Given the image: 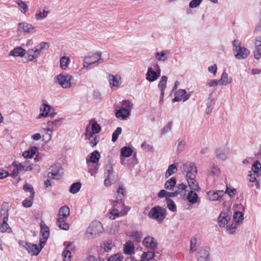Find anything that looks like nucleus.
I'll return each mask as SVG.
<instances>
[{
    "label": "nucleus",
    "mask_w": 261,
    "mask_h": 261,
    "mask_svg": "<svg viewBox=\"0 0 261 261\" xmlns=\"http://www.w3.org/2000/svg\"><path fill=\"white\" fill-rule=\"evenodd\" d=\"M233 219L237 223L242 222L243 220V214L242 212H236L233 214Z\"/></svg>",
    "instance_id": "nucleus-51"
},
{
    "label": "nucleus",
    "mask_w": 261,
    "mask_h": 261,
    "mask_svg": "<svg viewBox=\"0 0 261 261\" xmlns=\"http://www.w3.org/2000/svg\"><path fill=\"white\" fill-rule=\"evenodd\" d=\"M26 53L25 50L23 49L22 47L18 46L14 48L12 50H11L9 55L10 56L13 57H23Z\"/></svg>",
    "instance_id": "nucleus-18"
},
{
    "label": "nucleus",
    "mask_w": 261,
    "mask_h": 261,
    "mask_svg": "<svg viewBox=\"0 0 261 261\" xmlns=\"http://www.w3.org/2000/svg\"><path fill=\"white\" fill-rule=\"evenodd\" d=\"M49 44L47 42H42L36 47V49H38L39 52L43 49H47L49 48Z\"/></svg>",
    "instance_id": "nucleus-54"
},
{
    "label": "nucleus",
    "mask_w": 261,
    "mask_h": 261,
    "mask_svg": "<svg viewBox=\"0 0 261 261\" xmlns=\"http://www.w3.org/2000/svg\"><path fill=\"white\" fill-rule=\"evenodd\" d=\"M133 153L132 149L127 146L123 147L121 149V156L127 158L132 155Z\"/></svg>",
    "instance_id": "nucleus-37"
},
{
    "label": "nucleus",
    "mask_w": 261,
    "mask_h": 261,
    "mask_svg": "<svg viewBox=\"0 0 261 261\" xmlns=\"http://www.w3.org/2000/svg\"><path fill=\"white\" fill-rule=\"evenodd\" d=\"M167 80V77L165 75H163L162 76L159 83L158 88L160 89L161 91H162V95L164 94L165 90L166 87Z\"/></svg>",
    "instance_id": "nucleus-30"
},
{
    "label": "nucleus",
    "mask_w": 261,
    "mask_h": 261,
    "mask_svg": "<svg viewBox=\"0 0 261 261\" xmlns=\"http://www.w3.org/2000/svg\"><path fill=\"white\" fill-rule=\"evenodd\" d=\"M190 96V94H187L185 90L179 89L175 94V97L172 99V102L179 101L183 100L184 101L187 100Z\"/></svg>",
    "instance_id": "nucleus-11"
},
{
    "label": "nucleus",
    "mask_w": 261,
    "mask_h": 261,
    "mask_svg": "<svg viewBox=\"0 0 261 261\" xmlns=\"http://www.w3.org/2000/svg\"><path fill=\"white\" fill-rule=\"evenodd\" d=\"M202 0H192L190 4L189 7L191 8L197 7L202 2Z\"/></svg>",
    "instance_id": "nucleus-61"
},
{
    "label": "nucleus",
    "mask_w": 261,
    "mask_h": 261,
    "mask_svg": "<svg viewBox=\"0 0 261 261\" xmlns=\"http://www.w3.org/2000/svg\"><path fill=\"white\" fill-rule=\"evenodd\" d=\"M35 154V151L33 149L25 151L23 152L22 155L24 158H31Z\"/></svg>",
    "instance_id": "nucleus-57"
},
{
    "label": "nucleus",
    "mask_w": 261,
    "mask_h": 261,
    "mask_svg": "<svg viewBox=\"0 0 261 261\" xmlns=\"http://www.w3.org/2000/svg\"><path fill=\"white\" fill-rule=\"evenodd\" d=\"M172 126V122H169L166 125H165L161 131V135H164L171 130Z\"/></svg>",
    "instance_id": "nucleus-56"
},
{
    "label": "nucleus",
    "mask_w": 261,
    "mask_h": 261,
    "mask_svg": "<svg viewBox=\"0 0 261 261\" xmlns=\"http://www.w3.org/2000/svg\"><path fill=\"white\" fill-rule=\"evenodd\" d=\"M86 162L88 168V172L90 173L92 176L94 175L97 173L99 167V164L98 163H93L89 162Z\"/></svg>",
    "instance_id": "nucleus-25"
},
{
    "label": "nucleus",
    "mask_w": 261,
    "mask_h": 261,
    "mask_svg": "<svg viewBox=\"0 0 261 261\" xmlns=\"http://www.w3.org/2000/svg\"><path fill=\"white\" fill-rule=\"evenodd\" d=\"M51 107L47 103H43L40 108V116L46 117L50 111Z\"/></svg>",
    "instance_id": "nucleus-26"
},
{
    "label": "nucleus",
    "mask_w": 261,
    "mask_h": 261,
    "mask_svg": "<svg viewBox=\"0 0 261 261\" xmlns=\"http://www.w3.org/2000/svg\"><path fill=\"white\" fill-rule=\"evenodd\" d=\"M167 204L168 209L174 212L176 211V206L174 202L170 198H167Z\"/></svg>",
    "instance_id": "nucleus-46"
},
{
    "label": "nucleus",
    "mask_w": 261,
    "mask_h": 261,
    "mask_svg": "<svg viewBox=\"0 0 261 261\" xmlns=\"http://www.w3.org/2000/svg\"><path fill=\"white\" fill-rule=\"evenodd\" d=\"M215 154L217 159L225 161L227 159L228 152L221 148H218L215 150Z\"/></svg>",
    "instance_id": "nucleus-24"
},
{
    "label": "nucleus",
    "mask_w": 261,
    "mask_h": 261,
    "mask_svg": "<svg viewBox=\"0 0 261 261\" xmlns=\"http://www.w3.org/2000/svg\"><path fill=\"white\" fill-rule=\"evenodd\" d=\"M177 171V166L175 164L170 165L166 171L165 176L166 178L169 177L173 174L176 173Z\"/></svg>",
    "instance_id": "nucleus-36"
},
{
    "label": "nucleus",
    "mask_w": 261,
    "mask_h": 261,
    "mask_svg": "<svg viewBox=\"0 0 261 261\" xmlns=\"http://www.w3.org/2000/svg\"><path fill=\"white\" fill-rule=\"evenodd\" d=\"M113 173V169L112 165L110 162H108L105 165V176H111Z\"/></svg>",
    "instance_id": "nucleus-38"
},
{
    "label": "nucleus",
    "mask_w": 261,
    "mask_h": 261,
    "mask_svg": "<svg viewBox=\"0 0 261 261\" xmlns=\"http://www.w3.org/2000/svg\"><path fill=\"white\" fill-rule=\"evenodd\" d=\"M111 202L113 207L114 208H117L119 210L120 208L124 207L125 206L124 201L122 199L112 200Z\"/></svg>",
    "instance_id": "nucleus-40"
},
{
    "label": "nucleus",
    "mask_w": 261,
    "mask_h": 261,
    "mask_svg": "<svg viewBox=\"0 0 261 261\" xmlns=\"http://www.w3.org/2000/svg\"><path fill=\"white\" fill-rule=\"evenodd\" d=\"M130 115V111L126 108H121L116 112V116L122 119H126Z\"/></svg>",
    "instance_id": "nucleus-22"
},
{
    "label": "nucleus",
    "mask_w": 261,
    "mask_h": 261,
    "mask_svg": "<svg viewBox=\"0 0 261 261\" xmlns=\"http://www.w3.org/2000/svg\"><path fill=\"white\" fill-rule=\"evenodd\" d=\"M254 58L258 60L261 57V36L256 38L255 48L253 51Z\"/></svg>",
    "instance_id": "nucleus-16"
},
{
    "label": "nucleus",
    "mask_w": 261,
    "mask_h": 261,
    "mask_svg": "<svg viewBox=\"0 0 261 261\" xmlns=\"http://www.w3.org/2000/svg\"><path fill=\"white\" fill-rule=\"evenodd\" d=\"M122 258L121 254L117 253L109 257L107 261H122Z\"/></svg>",
    "instance_id": "nucleus-55"
},
{
    "label": "nucleus",
    "mask_w": 261,
    "mask_h": 261,
    "mask_svg": "<svg viewBox=\"0 0 261 261\" xmlns=\"http://www.w3.org/2000/svg\"><path fill=\"white\" fill-rule=\"evenodd\" d=\"M14 165L16 168L17 173H16V175H18L19 172L22 171H25L24 168V165H23L22 162L20 163H14Z\"/></svg>",
    "instance_id": "nucleus-59"
},
{
    "label": "nucleus",
    "mask_w": 261,
    "mask_h": 261,
    "mask_svg": "<svg viewBox=\"0 0 261 261\" xmlns=\"http://www.w3.org/2000/svg\"><path fill=\"white\" fill-rule=\"evenodd\" d=\"M225 195L227 194L230 198L234 197L237 193V190L234 188L230 189L227 186H226V191L224 192Z\"/></svg>",
    "instance_id": "nucleus-52"
},
{
    "label": "nucleus",
    "mask_w": 261,
    "mask_h": 261,
    "mask_svg": "<svg viewBox=\"0 0 261 261\" xmlns=\"http://www.w3.org/2000/svg\"><path fill=\"white\" fill-rule=\"evenodd\" d=\"M62 120V118L59 119H56L54 121H49L47 122V125L51 127V128H56L60 126V121Z\"/></svg>",
    "instance_id": "nucleus-45"
},
{
    "label": "nucleus",
    "mask_w": 261,
    "mask_h": 261,
    "mask_svg": "<svg viewBox=\"0 0 261 261\" xmlns=\"http://www.w3.org/2000/svg\"><path fill=\"white\" fill-rule=\"evenodd\" d=\"M142 234L139 231H133L130 232V237L134 241L139 242L142 238Z\"/></svg>",
    "instance_id": "nucleus-39"
},
{
    "label": "nucleus",
    "mask_w": 261,
    "mask_h": 261,
    "mask_svg": "<svg viewBox=\"0 0 261 261\" xmlns=\"http://www.w3.org/2000/svg\"><path fill=\"white\" fill-rule=\"evenodd\" d=\"M177 189L175 191L177 193V195L178 194H181L183 191H185L187 188V186L183 183L179 184L177 186Z\"/></svg>",
    "instance_id": "nucleus-58"
},
{
    "label": "nucleus",
    "mask_w": 261,
    "mask_h": 261,
    "mask_svg": "<svg viewBox=\"0 0 261 261\" xmlns=\"http://www.w3.org/2000/svg\"><path fill=\"white\" fill-rule=\"evenodd\" d=\"M189 187L191 190L195 191H199L200 188L198 185V183L195 180V178H191L187 179Z\"/></svg>",
    "instance_id": "nucleus-27"
},
{
    "label": "nucleus",
    "mask_w": 261,
    "mask_h": 261,
    "mask_svg": "<svg viewBox=\"0 0 261 261\" xmlns=\"http://www.w3.org/2000/svg\"><path fill=\"white\" fill-rule=\"evenodd\" d=\"M8 203L7 202L3 203L2 206L1 215L3 217V222L0 226V231L3 233L7 232L10 233L12 232V230L7 223L8 221Z\"/></svg>",
    "instance_id": "nucleus-5"
},
{
    "label": "nucleus",
    "mask_w": 261,
    "mask_h": 261,
    "mask_svg": "<svg viewBox=\"0 0 261 261\" xmlns=\"http://www.w3.org/2000/svg\"><path fill=\"white\" fill-rule=\"evenodd\" d=\"M49 12L48 10V8L46 7H44L42 10L41 9H39L36 11L35 18L36 20H42L47 16V15L49 14Z\"/></svg>",
    "instance_id": "nucleus-17"
},
{
    "label": "nucleus",
    "mask_w": 261,
    "mask_h": 261,
    "mask_svg": "<svg viewBox=\"0 0 261 261\" xmlns=\"http://www.w3.org/2000/svg\"><path fill=\"white\" fill-rule=\"evenodd\" d=\"M47 130L46 134L43 136L44 139L45 140L46 142L49 141L51 139V134L53 130L51 128H47L46 129Z\"/></svg>",
    "instance_id": "nucleus-60"
},
{
    "label": "nucleus",
    "mask_w": 261,
    "mask_h": 261,
    "mask_svg": "<svg viewBox=\"0 0 261 261\" xmlns=\"http://www.w3.org/2000/svg\"><path fill=\"white\" fill-rule=\"evenodd\" d=\"M15 3L18 5V8L22 13H25L29 10L28 6L22 0H17Z\"/></svg>",
    "instance_id": "nucleus-31"
},
{
    "label": "nucleus",
    "mask_w": 261,
    "mask_h": 261,
    "mask_svg": "<svg viewBox=\"0 0 261 261\" xmlns=\"http://www.w3.org/2000/svg\"><path fill=\"white\" fill-rule=\"evenodd\" d=\"M146 79L150 82L155 81L158 79L157 72L152 70L151 67H149L146 74Z\"/></svg>",
    "instance_id": "nucleus-21"
},
{
    "label": "nucleus",
    "mask_w": 261,
    "mask_h": 261,
    "mask_svg": "<svg viewBox=\"0 0 261 261\" xmlns=\"http://www.w3.org/2000/svg\"><path fill=\"white\" fill-rule=\"evenodd\" d=\"M82 185L79 182H74L73 184L71 185L69 191L72 194H76L77 193L81 188Z\"/></svg>",
    "instance_id": "nucleus-41"
},
{
    "label": "nucleus",
    "mask_w": 261,
    "mask_h": 261,
    "mask_svg": "<svg viewBox=\"0 0 261 261\" xmlns=\"http://www.w3.org/2000/svg\"><path fill=\"white\" fill-rule=\"evenodd\" d=\"M252 170L254 173L261 174V164L258 161H256L253 164Z\"/></svg>",
    "instance_id": "nucleus-42"
},
{
    "label": "nucleus",
    "mask_w": 261,
    "mask_h": 261,
    "mask_svg": "<svg viewBox=\"0 0 261 261\" xmlns=\"http://www.w3.org/2000/svg\"><path fill=\"white\" fill-rule=\"evenodd\" d=\"M207 194L209 196L210 200L212 201H221L224 199L225 193L223 190H218L214 192H209L207 193Z\"/></svg>",
    "instance_id": "nucleus-14"
},
{
    "label": "nucleus",
    "mask_w": 261,
    "mask_h": 261,
    "mask_svg": "<svg viewBox=\"0 0 261 261\" xmlns=\"http://www.w3.org/2000/svg\"><path fill=\"white\" fill-rule=\"evenodd\" d=\"M34 198V196L32 197L31 196H29V198H27L22 201L23 206L25 207H31L33 202Z\"/></svg>",
    "instance_id": "nucleus-48"
},
{
    "label": "nucleus",
    "mask_w": 261,
    "mask_h": 261,
    "mask_svg": "<svg viewBox=\"0 0 261 261\" xmlns=\"http://www.w3.org/2000/svg\"><path fill=\"white\" fill-rule=\"evenodd\" d=\"M27 55H28L29 61H32L39 56V52L38 49H36V47H35L34 48L28 50Z\"/></svg>",
    "instance_id": "nucleus-29"
},
{
    "label": "nucleus",
    "mask_w": 261,
    "mask_h": 261,
    "mask_svg": "<svg viewBox=\"0 0 261 261\" xmlns=\"http://www.w3.org/2000/svg\"><path fill=\"white\" fill-rule=\"evenodd\" d=\"M23 189L24 191L29 192L30 193V195L32 197L35 196V191L32 185L26 183L23 186Z\"/></svg>",
    "instance_id": "nucleus-44"
},
{
    "label": "nucleus",
    "mask_w": 261,
    "mask_h": 261,
    "mask_svg": "<svg viewBox=\"0 0 261 261\" xmlns=\"http://www.w3.org/2000/svg\"><path fill=\"white\" fill-rule=\"evenodd\" d=\"M103 231L102 224L98 221H94L91 222L87 229V233L91 236L96 237Z\"/></svg>",
    "instance_id": "nucleus-7"
},
{
    "label": "nucleus",
    "mask_w": 261,
    "mask_h": 261,
    "mask_svg": "<svg viewBox=\"0 0 261 261\" xmlns=\"http://www.w3.org/2000/svg\"><path fill=\"white\" fill-rule=\"evenodd\" d=\"M233 50L234 57L238 60L245 59L248 56L249 50L241 46V43L238 40H234L232 42Z\"/></svg>",
    "instance_id": "nucleus-4"
},
{
    "label": "nucleus",
    "mask_w": 261,
    "mask_h": 261,
    "mask_svg": "<svg viewBox=\"0 0 261 261\" xmlns=\"http://www.w3.org/2000/svg\"><path fill=\"white\" fill-rule=\"evenodd\" d=\"M143 244L145 247L152 250H154L158 247V243L154 238L149 236L144 239Z\"/></svg>",
    "instance_id": "nucleus-12"
},
{
    "label": "nucleus",
    "mask_w": 261,
    "mask_h": 261,
    "mask_svg": "<svg viewBox=\"0 0 261 261\" xmlns=\"http://www.w3.org/2000/svg\"><path fill=\"white\" fill-rule=\"evenodd\" d=\"M176 178L175 177H171L167 180L164 185L165 189L168 190H172L176 185Z\"/></svg>",
    "instance_id": "nucleus-32"
},
{
    "label": "nucleus",
    "mask_w": 261,
    "mask_h": 261,
    "mask_svg": "<svg viewBox=\"0 0 261 261\" xmlns=\"http://www.w3.org/2000/svg\"><path fill=\"white\" fill-rule=\"evenodd\" d=\"M58 83L64 89H69L72 87L71 81L73 77L68 74L61 73L57 76Z\"/></svg>",
    "instance_id": "nucleus-6"
},
{
    "label": "nucleus",
    "mask_w": 261,
    "mask_h": 261,
    "mask_svg": "<svg viewBox=\"0 0 261 261\" xmlns=\"http://www.w3.org/2000/svg\"><path fill=\"white\" fill-rule=\"evenodd\" d=\"M101 53L100 51H97L92 55L91 56L87 57V58H89L90 61H93L92 64L97 63H101L103 62V59L101 58Z\"/></svg>",
    "instance_id": "nucleus-19"
},
{
    "label": "nucleus",
    "mask_w": 261,
    "mask_h": 261,
    "mask_svg": "<svg viewBox=\"0 0 261 261\" xmlns=\"http://www.w3.org/2000/svg\"><path fill=\"white\" fill-rule=\"evenodd\" d=\"M70 59L68 57H62L60 59V67L62 69H65L68 65Z\"/></svg>",
    "instance_id": "nucleus-47"
},
{
    "label": "nucleus",
    "mask_w": 261,
    "mask_h": 261,
    "mask_svg": "<svg viewBox=\"0 0 261 261\" xmlns=\"http://www.w3.org/2000/svg\"><path fill=\"white\" fill-rule=\"evenodd\" d=\"M40 234L42 238H40L39 247L36 244L20 240L18 242L20 246L25 249L31 255H37L45 245L49 236V229L43 221L40 223Z\"/></svg>",
    "instance_id": "nucleus-1"
},
{
    "label": "nucleus",
    "mask_w": 261,
    "mask_h": 261,
    "mask_svg": "<svg viewBox=\"0 0 261 261\" xmlns=\"http://www.w3.org/2000/svg\"><path fill=\"white\" fill-rule=\"evenodd\" d=\"M100 158V155L99 152L97 150H95L91 153L89 159H86V162L93 163H98Z\"/></svg>",
    "instance_id": "nucleus-28"
},
{
    "label": "nucleus",
    "mask_w": 261,
    "mask_h": 261,
    "mask_svg": "<svg viewBox=\"0 0 261 261\" xmlns=\"http://www.w3.org/2000/svg\"><path fill=\"white\" fill-rule=\"evenodd\" d=\"M108 79L111 88L113 87L117 88L121 83V77L119 75H114L111 74H108Z\"/></svg>",
    "instance_id": "nucleus-13"
},
{
    "label": "nucleus",
    "mask_w": 261,
    "mask_h": 261,
    "mask_svg": "<svg viewBox=\"0 0 261 261\" xmlns=\"http://www.w3.org/2000/svg\"><path fill=\"white\" fill-rule=\"evenodd\" d=\"M17 30L19 32L27 34L34 33L36 30L31 24L27 22H20L18 24Z\"/></svg>",
    "instance_id": "nucleus-10"
},
{
    "label": "nucleus",
    "mask_w": 261,
    "mask_h": 261,
    "mask_svg": "<svg viewBox=\"0 0 261 261\" xmlns=\"http://www.w3.org/2000/svg\"><path fill=\"white\" fill-rule=\"evenodd\" d=\"M95 134L92 131L89 130L88 127H87L85 132L86 138L90 140L93 137V135Z\"/></svg>",
    "instance_id": "nucleus-64"
},
{
    "label": "nucleus",
    "mask_w": 261,
    "mask_h": 261,
    "mask_svg": "<svg viewBox=\"0 0 261 261\" xmlns=\"http://www.w3.org/2000/svg\"><path fill=\"white\" fill-rule=\"evenodd\" d=\"M122 129L118 127L112 134V141L115 142L118 139L119 135L121 133Z\"/></svg>",
    "instance_id": "nucleus-53"
},
{
    "label": "nucleus",
    "mask_w": 261,
    "mask_h": 261,
    "mask_svg": "<svg viewBox=\"0 0 261 261\" xmlns=\"http://www.w3.org/2000/svg\"><path fill=\"white\" fill-rule=\"evenodd\" d=\"M69 215L70 209L68 206L64 205L59 209L56 223L61 229L67 230L69 229V225L67 223Z\"/></svg>",
    "instance_id": "nucleus-2"
},
{
    "label": "nucleus",
    "mask_w": 261,
    "mask_h": 261,
    "mask_svg": "<svg viewBox=\"0 0 261 261\" xmlns=\"http://www.w3.org/2000/svg\"><path fill=\"white\" fill-rule=\"evenodd\" d=\"M119 211V210L118 208H114V209L109 214V218L111 219L114 220L119 217L120 216Z\"/></svg>",
    "instance_id": "nucleus-50"
},
{
    "label": "nucleus",
    "mask_w": 261,
    "mask_h": 261,
    "mask_svg": "<svg viewBox=\"0 0 261 261\" xmlns=\"http://www.w3.org/2000/svg\"><path fill=\"white\" fill-rule=\"evenodd\" d=\"M48 173V177L52 179H59L63 173V168L60 164H56L50 168Z\"/></svg>",
    "instance_id": "nucleus-8"
},
{
    "label": "nucleus",
    "mask_w": 261,
    "mask_h": 261,
    "mask_svg": "<svg viewBox=\"0 0 261 261\" xmlns=\"http://www.w3.org/2000/svg\"><path fill=\"white\" fill-rule=\"evenodd\" d=\"M183 170L184 171H186L187 179L196 177V175L197 173V169L194 164H184Z\"/></svg>",
    "instance_id": "nucleus-9"
},
{
    "label": "nucleus",
    "mask_w": 261,
    "mask_h": 261,
    "mask_svg": "<svg viewBox=\"0 0 261 261\" xmlns=\"http://www.w3.org/2000/svg\"><path fill=\"white\" fill-rule=\"evenodd\" d=\"M196 239H192L191 241L190 252H193L196 250Z\"/></svg>",
    "instance_id": "nucleus-62"
},
{
    "label": "nucleus",
    "mask_w": 261,
    "mask_h": 261,
    "mask_svg": "<svg viewBox=\"0 0 261 261\" xmlns=\"http://www.w3.org/2000/svg\"><path fill=\"white\" fill-rule=\"evenodd\" d=\"M155 57L156 59L160 61H165L167 59L166 54L165 51H162L161 53H156L155 54Z\"/></svg>",
    "instance_id": "nucleus-49"
},
{
    "label": "nucleus",
    "mask_w": 261,
    "mask_h": 261,
    "mask_svg": "<svg viewBox=\"0 0 261 261\" xmlns=\"http://www.w3.org/2000/svg\"><path fill=\"white\" fill-rule=\"evenodd\" d=\"M141 147L142 149L145 150L151 151L153 149V147L145 141L141 144Z\"/></svg>",
    "instance_id": "nucleus-63"
},
{
    "label": "nucleus",
    "mask_w": 261,
    "mask_h": 261,
    "mask_svg": "<svg viewBox=\"0 0 261 261\" xmlns=\"http://www.w3.org/2000/svg\"><path fill=\"white\" fill-rule=\"evenodd\" d=\"M135 247L133 243L130 241L126 242L124 245L123 251L125 254L130 255L134 252Z\"/></svg>",
    "instance_id": "nucleus-23"
},
{
    "label": "nucleus",
    "mask_w": 261,
    "mask_h": 261,
    "mask_svg": "<svg viewBox=\"0 0 261 261\" xmlns=\"http://www.w3.org/2000/svg\"><path fill=\"white\" fill-rule=\"evenodd\" d=\"M219 85H227L231 83V79L228 80V74L226 72H223L221 75V79L218 80Z\"/></svg>",
    "instance_id": "nucleus-34"
},
{
    "label": "nucleus",
    "mask_w": 261,
    "mask_h": 261,
    "mask_svg": "<svg viewBox=\"0 0 261 261\" xmlns=\"http://www.w3.org/2000/svg\"><path fill=\"white\" fill-rule=\"evenodd\" d=\"M154 256V253L152 251L144 252L141 255V261H148L153 259Z\"/></svg>",
    "instance_id": "nucleus-33"
},
{
    "label": "nucleus",
    "mask_w": 261,
    "mask_h": 261,
    "mask_svg": "<svg viewBox=\"0 0 261 261\" xmlns=\"http://www.w3.org/2000/svg\"><path fill=\"white\" fill-rule=\"evenodd\" d=\"M148 216L157 221L158 223L161 224L167 216V211L162 206L156 205L150 209Z\"/></svg>",
    "instance_id": "nucleus-3"
},
{
    "label": "nucleus",
    "mask_w": 261,
    "mask_h": 261,
    "mask_svg": "<svg viewBox=\"0 0 261 261\" xmlns=\"http://www.w3.org/2000/svg\"><path fill=\"white\" fill-rule=\"evenodd\" d=\"M90 124H91L92 131L94 134H97L100 132L101 127L94 119H92L89 121Z\"/></svg>",
    "instance_id": "nucleus-35"
},
{
    "label": "nucleus",
    "mask_w": 261,
    "mask_h": 261,
    "mask_svg": "<svg viewBox=\"0 0 261 261\" xmlns=\"http://www.w3.org/2000/svg\"><path fill=\"white\" fill-rule=\"evenodd\" d=\"M188 201L192 204L199 202L200 199L197 194L194 191L191 190L187 195Z\"/></svg>",
    "instance_id": "nucleus-20"
},
{
    "label": "nucleus",
    "mask_w": 261,
    "mask_h": 261,
    "mask_svg": "<svg viewBox=\"0 0 261 261\" xmlns=\"http://www.w3.org/2000/svg\"><path fill=\"white\" fill-rule=\"evenodd\" d=\"M230 219V216L227 212H221L218 218V223L220 227H224Z\"/></svg>",
    "instance_id": "nucleus-15"
},
{
    "label": "nucleus",
    "mask_w": 261,
    "mask_h": 261,
    "mask_svg": "<svg viewBox=\"0 0 261 261\" xmlns=\"http://www.w3.org/2000/svg\"><path fill=\"white\" fill-rule=\"evenodd\" d=\"M199 257L205 258H210V253H209V248L207 247L202 248L199 252Z\"/></svg>",
    "instance_id": "nucleus-43"
}]
</instances>
